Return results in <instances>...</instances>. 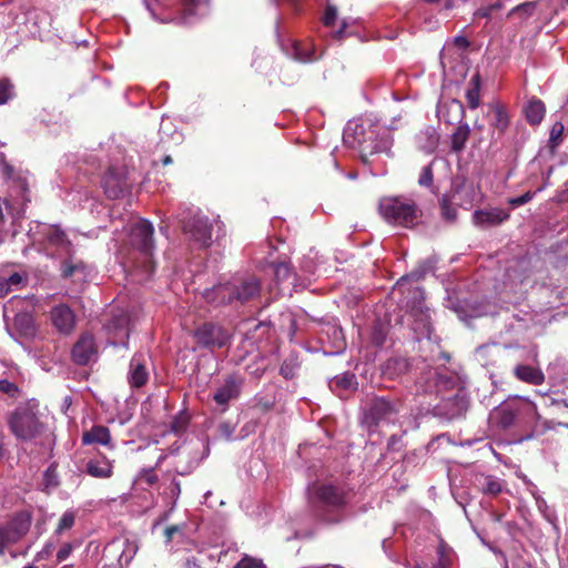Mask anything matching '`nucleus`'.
<instances>
[{"instance_id": "nucleus-2", "label": "nucleus", "mask_w": 568, "mask_h": 568, "mask_svg": "<svg viewBox=\"0 0 568 568\" xmlns=\"http://www.w3.org/2000/svg\"><path fill=\"white\" fill-rule=\"evenodd\" d=\"M378 211L387 223L406 229L416 226L422 216L415 202L403 197H383Z\"/></svg>"}, {"instance_id": "nucleus-56", "label": "nucleus", "mask_w": 568, "mask_h": 568, "mask_svg": "<svg viewBox=\"0 0 568 568\" xmlns=\"http://www.w3.org/2000/svg\"><path fill=\"white\" fill-rule=\"evenodd\" d=\"M450 106L455 108L460 115H464V106L459 101L453 100Z\"/></svg>"}, {"instance_id": "nucleus-6", "label": "nucleus", "mask_w": 568, "mask_h": 568, "mask_svg": "<svg viewBox=\"0 0 568 568\" xmlns=\"http://www.w3.org/2000/svg\"><path fill=\"white\" fill-rule=\"evenodd\" d=\"M31 514L29 511L17 513L6 525H0V555L8 545L19 541L30 529Z\"/></svg>"}, {"instance_id": "nucleus-37", "label": "nucleus", "mask_w": 568, "mask_h": 568, "mask_svg": "<svg viewBox=\"0 0 568 568\" xmlns=\"http://www.w3.org/2000/svg\"><path fill=\"white\" fill-rule=\"evenodd\" d=\"M234 568H265V565L261 559L244 556Z\"/></svg>"}, {"instance_id": "nucleus-38", "label": "nucleus", "mask_w": 568, "mask_h": 568, "mask_svg": "<svg viewBox=\"0 0 568 568\" xmlns=\"http://www.w3.org/2000/svg\"><path fill=\"white\" fill-rule=\"evenodd\" d=\"M22 282V276L19 273L11 274L6 281L1 282L0 295L8 293L10 286H18Z\"/></svg>"}, {"instance_id": "nucleus-19", "label": "nucleus", "mask_w": 568, "mask_h": 568, "mask_svg": "<svg viewBox=\"0 0 568 568\" xmlns=\"http://www.w3.org/2000/svg\"><path fill=\"white\" fill-rule=\"evenodd\" d=\"M515 376L531 385H541L545 382V374L537 364H521L515 367Z\"/></svg>"}, {"instance_id": "nucleus-8", "label": "nucleus", "mask_w": 568, "mask_h": 568, "mask_svg": "<svg viewBox=\"0 0 568 568\" xmlns=\"http://www.w3.org/2000/svg\"><path fill=\"white\" fill-rule=\"evenodd\" d=\"M398 409L396 405L392 404L387 399L374 398L364 414L363 423L368 427L378 426L383 423H394Z\"/></svg>"}, {"instance_id": "nucleus-5", "label": "nucleus", "mask_w": 568, "mask_h": 568, "mask_svg": "<svg viewBox=\"0 0 568 568\" xmlns=\"http://www.w3.org/2000/svg\"><path fill=\"white\" fill-rule=\"evenodd\" d=\"M183 232L200 248L212 245L213 221L205 215L194 214L183 223Z\"/></svg>"}, {"instance_id": "nucleus-14", "label": "nucleus", "mask_w": 568, "mask_h": 568, "mask_svg": "<svg viewBox=\"0 0 568 568\" xmlns=\"http://www.w3.org/2000/svg\"><path fill=\"white\" fill-rule=\"evenodd\" d=\"M138 551L134 540L114 539L105 548L108 556H118L120 567L128 566Z\"/></svg>"}, {"instance_id": "nucleus-40", "label": "nucleus", "mask_w": 568, "mask_h": 568, "mask_svg": "<svg viewBox=\"0 0 568 568\" xmlns=\"http://www.w3.org/2000/svg\"><path fill=\"white\" fill-rule=\"evenodd\" d=\"M291 274L290 265L285 262L277 263L274 266V275L277 281H284L288 278Z\"/></svg>"}, {"instance_id": "nucleus-35", "label": "nucleus", "mask_w": 568, "mask_h": 568, "mask_svg": "<svg viewBox=\"0 0 568 568\" xmlns=\"http://www.w3.org/2000/svg\"><path fill=\"white\" fill-rule=\"evenodd\" d=\"M501 489H503V485L499 479L490 477V476L485 477V484L483 486L484 493L496 495V494L500 493Z\"/></svg>"}, {"instance_id": "nucleus-43", "label": "nucleus", "mask_w": 568, "mask_h": 568, "mask_svg": "<svg viewBox=\"0 0 568 568\" xmlns=\"http://www.w3.org/2000/svg\"><path fill=\"white\" fill-rule=\"evenodd\" d=\"M12 85L8 80H0V104L6 103L11 97Z\"/></svg>"}, {"instance_id": "nucleus-24", "label": "nucleus", "mask_w": 568, "mask_h": 568, "mask_svg": "<svg viewBox=\"0 0 568 568\" xmlns=\"http://www.w3.org/2000/svg\"><path fill=\"white\" fill-rule=\"evenodd\" d=\"M389 332V322L387 320L376 318L371 328V343L376 347H382Z\"/></svg>"}, {"instance_id": "nucleus-32", "label": "nucleus", "mask_w": 568, "mask_h": 568, "mask_svg": "<svg viewBox=\"0 0 568 568\" xmlns=\"http://www.w3.org/2000/svg\"><path fill=\"white\" fill-rule=\"evenodd\" d=\"M75 523V513L73 510H67L61 516L58 526L55 528L57 535H62L64 531L71 529Z\"/></svg>"}, {"instance_id": "nucleus-50", "label": "nucleus", "mask_w": 568, "mask_h": 568, "mask_svg": "<svg viewBox=\"0 0 568 568\" xmlns=\"http://www.w3.org/2000/svg\"><path fill=\"white\" fill-rule=\"evenodd\" d=\"M180 494H181L180 483L174 479V480H172V483L170 485V495H171L174 504H175L176 499L179 498Z\"/></svg>"}, {"instance_id": "nucleus-23", "label": "nucleus", "mask_w": 568, "mask_h": 568, "mask_svg": "<svg viewBox=\"0 0 568 568\" xmlns=\"http://www.w3.org/2000/svg\"><path fill=\"white\" fill-rule=\"evenodd\" d=\"M113 465L106 458L91 459L87 464V471L95 478H109L112 476Z\"/></svg>"}, {"instance_id": "nucleus-61", "label": "nucleus", "mask_w": 568, "mask_h": 568, "mask_svg": "<svg viewBox=\"0 0 568 568\" xmlns=\"http://www.w3.org/2000/svg\"><path fill=\"white\" fill-rule=\"evenodd\" d=\"M173 162L171 155H165L163 159H162V164L163 165H169Z\"/></svg>"}, {"instance_id": "nucleus-60", "label": "nucleus", "mask_w": 568, "mask_h": 568, "mask_svg": "<svg viewBox=\"0 0 568 568\" xmlns=\"http://www.w3.org/2000/svg\"><path fill=\"white\" fill-rule=\"evenodd\" d=\"M77 359H78L77 361L78 364L87 365L89 363L90 357L81 356V357H77Z\"/></svg>"}, {"instance_id": "nucleus-33", "label": "nucleus", "mask_w": 568, "mask_h": 568, "mask_svg": "<svg viewBox=\"0 0 568 568\" xmlns=\"http://www.w3.org/2000/svg\"><path fill=\"white\" fill-rule=\"evenodd\" d=\"M435 161H432L428 165H425L422 169V172L418 178V184L424 187H432L434 182V173H433V164Z\"/></svg>"}, {"instance_id": "nucleus-57", "label": "nucleus", "mask_w": 568, "mask_h": 568, "mask_svg": "<svg viewBox=\"0 0 568 568\" xmlns=\"http://www.w3.org/2000/svg\"><path fill=\"white\" fill-rule=\"evenodd\" d=\"M53 469L52 468H49L47 471H45V478H47V481H48V485H53L55 486L58 483L55 480H52V477H53Z\"/></svg>"}, {"instance_id": "nucleus-11", "label": "nucleus", "mask_w": 568, "mask_h": 568, "mask_svg": "<svg viewBox=\"0 0 568 568\" xmlns=\"http://www.w3.org/2000/svg\"><path fill=\"white\" fill-rule=\"evenodd\" d=\"M233 302L245 304L257 298L261 294V282L255 276H247L230 282Z\"/></svg>"}, {"instance_id": "nucleus-22", "label": "nucleus", "mask_w": 568, "mask_h": 568, "mask_svg": "<svg viewBox=\"0 0 568 568\" xmlns=\"http://www.w3.org/2000/svg\"><path fill=\"white\" fill-rule=\"evenodd\" d=\"M84 445L99 444L103 446H111V435L109 428L105 426H93L90 430L85 432L82 436Z\"/></svg>"}, {"instance_id": "nucleus-18", "label": "nucleus", "mask_w": 568, "mask_h": 568, "mask_svg": "<svg viewBox=\"0 0 568 568\" xmlns=\"http://www.w3.org/2000/svg\"><path fill=\"white\" fill-rule=\"evenodd\" d=\"M473 219L476 225H498L509 219V213L506 211L495 207L490 210H477L473 214Z\"/></svg>"}, {"instance_id": "nucleus-29", "label": "nucleus", "mask_w": 568, "mask_h": 568, "mask_svg": "<svg viewBox=\"0 0 568 568\" xmlns=\"http://www.w3.org/2000/svg\"><path fill=\"white\" fill-rule=\"evenodd\" d=\"M85 265L82 261L73 262L72 258H67L61 264V275L64 278L73 276L77 272H83Z\"/></svg>"}, {"instance_id": "nucleus-51", "label": "nucleus", "mask_w": 568, "mask_h": 568, "mask_svg": "<svg viewBox=\"0 0 568 568\" xmlns=\"http://www.w3.org/2000/svg\"><path fill=\"white\" fill-rule=\"evenodd\" d=\"M454 44L459 49H467L470 42L466 37L457 36L454 38Z\"/></svg>"}, {"instance_id": "nucleus-30", "label": "nucleus", "mask_w": 568, "mask_h": 568, "mask_svg": "<svg viewBox=\"0 0 568 568\" xmlns=\"http://www.w3.org/2000/svg\"><path fill=\"white\" fill-rule=\"evenodd\" d=\"M442 216L449 222H454L457 217V210L452 205L450 197L444 194L439 200Z\"/></svg>"}, {"instance_id": "nucleus-41", "label": "nucleus", "mask_w": 568, "mask_h": 568, "mask_svg": "<svg viewBox=\"0 0 568 568\" xmlns=\"http://www.w3.org/2000/svg\"><path fill=\"white\" fill-rule=\"evenodd\" d=\"M135 481H145L148 485H153L158 481V475L152 468L142 469L136 476Z\"/></svg>"}, {"instance_id": "nucleus-63", "label": "nucleus", "mask_w": 568, "mask_h": 568, "mask_svg": "<svg viewBox=\"0 0 568 568\" xmlns=\"http://www.w3.org/2000/svg\"><path fill=\"white\" fill-rule=\"evenodd\" d=\"M342 34H343V28H341L339 30H337V31L335 32V38L341 39V38H342Z\"/></svg>"}, {"instance_id": "nucleus-34", "label": "nucleus", "mask_w": 568, "mask_h": 568, "mask_svg": "<svg viewBox=\"0 0 568 568\" xmlns=\"http://www.w3.org/2000/svg\"><path fill=\"white\" fill-rule=\"evenodd\" d=\"M300 364L296 361V357H290L284 361V363L281 366V374L285 378H292L295 376L296 371L298 368Z\"/></svg>"}, {"instance_id": "nucleus-36", "label": "nucleus", "mask_w": 568, "mask_h": 568, "mask_svg": "<svg viewBox=\"0 0 568 568\" xmlns=\"http://www.w3.org/2000/svg\"><path fill=\"white\" fill-rule=\"evenodd\" d=\"M48 241L51 244L59 245V246L69 245L70 244V242L67 239L65 233L63 231L59 230V229H53V230H51L49 232Z\"/></svg>"}, {"instance_id": "nucleus-62", "label": "nucleus", "mask_w": 568, "mask_h": 568, "mask_svg": "<svg viewBox=\"0 0 568 568\" xmlns=\"http://www.w3.org/2000/svg\"><path fill=\"white\" fill-rule=\"evenodd\" d=\"M531 8V4L530 3H525V4H521V6H518L515 10L519 11L521 9H529Z\"/></svg>"}, {"instance_id": "nucleus-25", "label": "nucleus", "mask_w": 568, "mask_h": 568, "mask_svg": "<svg viewBox=\"0 0 568 568\" xmlns=\"http://www.w3.org/2000/svg\"><path fill=\"white\" fill-rule=\"evenodd\" d=\"M545 113V103L536 98L529 100L525 108L526 119L531 125L539 124L542 121Z\"/></svg>"}, {"instance_id": "nucleus-16", "label": "nucleus", "mask_w": 568, "mask_h": 568, "mask_svg": "<svg viewBox=\"0 0 568 568\" xmlns=\"http://www.w3.org/2000/svg\"><path fill=\"white\" fill-rule=\"evenodd\" d=\"M456 559L455 551L448 545L440 542L437 547L436 558L429 562L416 564L414 568H453Z\"/></svg>"}, {"instance_id": "nucleus-9", "label": "nucleus", "mask_w": 568, "mask_h": 568, "mask_svg": "<svg viewBox=\"0 0 568 568\" xmlns=\"http://www.w3.org/2000/svg\"><path fill=\"white\" fill-rule=\"evenodd\" d=\"M244 379L237 374L227 375L213 393V400L225 412L230 403L236 400L242 392Z\"/></svg>"}, {"instance_id": "nucleus-64", "label": "nucleus", "mask_w": 568, "mask_h": 568, "mask_svg": "<svg viewBox=\"0 0 568 568\" xmlns=\"http://www.w3.org/2000/svg\"><path fill=\"white\" fill-rule=\"evenodd\" d=\"M489 7H493V11L498 10L501 8V3L497 2V3L490 4Z\"/></svg>"}, {"instance_id": "nucleus-20", "label": "nucleus", "mask_w": 568, "mask_h": 568, "mask_svg": "<svg viewBox=\"0 0 568 568\" xmlns=\"http://www.w3.org/2000/svg\"><path fill=\"white\" fill-rule=\"evenodd\" d=\"M128 381L131 387L140 388L149 381V369L144 362L132 358L128 374Z\"/></svg>"}, {"instance_id": "nucleus-55", "label": "nucleus", "mask_w": 568, "mask_h": 568, "mask_svg": "<svg viewBox=\"0 0 568 568\" xmlns=\"http://www.w3.org/2000/svg\"><path fill=\"white\" fill-rule=\"evenodd\" d=\"M181 530L180 526H171L165 529V537L168 540H171L173 535Z\"/></svg>"}, {"instance_id": "nucleus-52", "label": "nucleus", "mask_w": 568, "mask_h": 568, "mask_svg": "<svg viewBox=\"0 0 568 568\" xmlns=\"http://www.w3.org/2000/svg\"><path fill=\"white\" fill-rule=\"evenodd\" d=\"M493 13V7H484V8H479L476 12H475V16L477 18H490Z\"/></svg>"}, {"instance_id": "nucleus-27", "label": "nucleus", "mask_w": 568, "mask_h": 568, "mask_svg": "<svg viewBox=\"0 0 568 568\" xmlns=\"http://www.w3.org/2000/svg\"><path fill=\"white\" fill-rule=\"evenodd\" d=\"M470 135V128L467 123L459 124L452 134L450 149L455 153H459L465 149L466 142Z\"/></svg>"}, {"instance_id": "nucleus-49", "label": "nucleus", "mask_w": 568, "mask_h": 568, "mask_svg": "<svg viewBox=\"0 0 568 568\" xmlns=\"http://www.w3.org/2000/svg\"><path fill=\"white\" fill-rule=\"evenodd\" d=\"M16 324H26V333H30L32 331V321L28 315H21L16 317Z\"/></svg>"}, {"instance_id": "nucleus-3", "label": "nucleus", "mask_w": 568, "mask_h": 568, "mask_svg": "<svg viewBox=\"0 0 568 568\" xmlns=\"http://www.w3.org/2000/svg\"><path fill=\"white\" fill-rule=\"evenodd\" d=\"M232 337V332L216 322H204L193 332L195 344L210 352L227 347Z\"/></svg>"}, {"instance_id": "nucleus-45", "label": "nucleus", "mask_w": 568, "mask_h": 568, "mask_svg": "<svg viewBox=\"0 0 568 568\" xmlns=\"http://www.w3.org/2000/svg\"><path fill=\"white\" fill-rule=\"evenodd\" d=\"M337 384L342 385L344 388H356L358 383L356 381L355 374L346 373L338 381Z\"/></svg>"}, {"instance_id": "nucleus-42", "label": "nucleus", "mask_w": 568, "mask_h": 568, "mask_svg": "<svg viewBox=\"0 0 568 568\" xmlns=\"http://www.w3.org/2000/svg\"><path fill=\"white\" fill-rule=\"evenodd\" d=\"M217 430L221 437L231 440L235 432V425L230 422H224L219 425Z\"/></svg>"}, {"instance_id": "nucleus-15", "label": "nucleus", "mask_w": 568, "mask_h": 568, "mask_svg": "<svg viewBox=\"0 0 568 568\" xmlns=\"http://www.w3.org/2000/svg\"><path fill=\"white\" fill-rule=\"evenodd\" d=\"M52 324L61 333L69 334L75 324L73 311L64 304L54 306L50 312Z\"/></svg>"}, {"instance_id": "nucleus-12", "label": "nucleus", "mask_w": 568, "mask_h": 568, "mask_svg": "<svg viewBox=\"0 0 568 568\" xmlns=\"http://www.w3.org/2000/svg\"><path fill=\"white\" fill-rule=\"evenodd\" d=\"M308 497L313 503H321L327 507H338L344 503V495L334 485L313 484L308 487Z\"/></svg>"}, {"instance_id": "nucleus-58", "label": "nucleus", "mask_w": 568, "mask_h": 568, "mask_svg": "<svg viewBox=\"0 0 568 568\" xmlns=\"http://www.w3.org/2000/svg\"><path fill=\"white\" fill-rule=\"evenodd\" d=\"M513 420V414L510 412H504V418H503V424L505 426L509 425Z\"/></svg>"}, {"instance_id": "nucleus-53", "label": "nucleus", "mask_w": 568, "mask_h": 568, "mask_svg": "<svg viewBox=\"0 0 568 568\" xmlns=\"http://www.w3.org/2000/svg\"><path fill=\"white\" fill-rule=\"evenodd\" d=\"M403 365L405 366L406 365V357H390L388 361H387V368L390 366V365Z\"/></svg>"}, {"instance_id": "nucleus-59", "label": "nucleus", "mask_w": 568, "mask_h": 568, "mask_svg": "<svg viewBox=\"0 0 568 568\" xmlns=\"http://www.w3.org/2000/svg\"><path fill=\"white\" fill-rule=\"evenodd\" d=\"M185 425V420H183L182 423L180 422H175L172 426L173 430L174 432H179L180 429H182Z\"/></svg>"}, {"instance_id": "nucleus-21", "label": "nucleus", "mask_w": 568, "mask_h": 568, "mask_svg": "<svg viewBox=\"0 0 568 568\" xmlns=\"http://www.w3.org/2000/svg\"><path fill=\"white\" fill-rule=\"evenodd\" d=\"M491 119L489 124L498 131L499 134H504L510 124V118L507 109L500 103H494L490 105Z\"/></svg>"}, {"instance_id": "nucleus-26", "label": "nucleus", "mask_w": 568, "mask_h": 568, "mask_svg": "<svg viewBox=\"0 0 568 568\" xmlns=\"http://www.w3.org/2000/svg\"><path fill=\"white\" fill-rule=\"evenodd\" d=\"M98 347L90 333H83L72 348L71 355H95Z\"/></svg>"}, {"instance_id": "nucleus-39", "label": "nucleus", "mask_w": 568, "mask_h": 568, "mask_svg": "<svg viewBox=\"0 0 568 568\" xmlns=\"http://www.w3.org/2000/svg\"><path fill=\"white\" fill-rule=\"evenodd\" d=\"M374 368L373 363L368 357H362L359 362L355 364V369L364 378L368 377V373Z\"/></svg>"}, {"instance_id": "nucleus-54", "label": "nucleus", "mask_w": 568, "mask_h": 568, "mask_svg": "<svg viewBox=\"0 0 568 568\" xmlns=\"http://www.w3.org/2000/svg\"><path fill=\"white\" fill-rule=\"evenodd\" d=\"M51 545H47L40 552H38L37 559L41 560L49 557L51 555Z\"/></svg>"}, {"instance_id": "nucleus-44", "label": "nucleus", "mask_w": 568, "mask_h": 568, "mask_svg": "<svg viewBox=\"0 0 568 568\" xmlns=\"http://www.w3.org/2000/svg\"><path fill=\"white\" fill-rule=\"evenodd\" d=\"M337 19V10L333 6H327L323 17V22L326 27H332Z\"/></svg>"}, {"instance_id": "nucleus-47", "label": "nucleus", "mask_w": 568, "mask_h": 568, "mask_svg": "<svg viewBox=\"0 0 568 568\" xmlns=\"http://www.w3.org/2000/svg\"><path fill=\"white\" fill-rule=\"evenodd\" d=\"M73 550V544L71 542H67L64 544L60 549L59 551L57 552V562L58 564H61L63 562L64 560H67L71 552Z\"/></svg>"}, {"instance_id": "nucleus-46", "label": "nucleus", "mask_w": 568, "mask_h": 568, "mask_svg": "<svg viewBox=\"0 0 568 568\" xmlns=\"http://www.w3.org/2000/svg\"><path fill=\"white\" fill-rule=\"evenodd\" d=\"M536 192H531V191H528L526 192L525 194L520 195V196H517V197H513L509 200V203L514 206V207H517V206H520V205H524L526 203H528L529 201L532 200V197L535 196Z\"/></svg>"}, {"instance_id": "nucleus-13", "label": "nucleus", "mask_w": 568, "mask_h": 568, "mask_svg": "<svg viewBox=\"0 0 568 568\" xmlns=\"http://www.w3.org/2000/svg\"><path fill=\"white\" fill-rule=\"evenodd\" d=\"M129 320L125 315H119L112 317L108 324L104 325L103 329L106 336V341L110 345H113L115 348L122 346L126 347V342L129 338V328H128Z\"/></svg>"}, {"instance_id": "nucleus-7", "label": "nucleus", "mask_w": 568, "mask_h": 568, "mask_svg": "<svg viewBox=\"0 0 568 568\" xmlns=\"http://www.w3.org/2000/svg\"><path fill=\"white\" fill-rule=\"evenodd\" d=\"M102 186L108 199L116 200L123 197L131 190V183L128 181V171L125 168L111 166L104 173Z\"/></svg>"}, {"instance_id": "nucleus-28", "label": "nucleus", "mask_w": 568, "mask_h": 568, "mask_svg": "<svg viewBox=\"0 0 568 568\" xmlns=\"http://www.w3.org/2000/svg\"><path fill=\"white\" fill-rule=\"evenodd\" d=\"M469 84H470V88H468L466 91V99H467L468 106L474 110V109L478 108L479 101H480V92H479L480 91V75H479V73H476L475 75H473Z\"/></svg>"}, {"instance_id": "nucleus-4", "label": "nucleus", "mask_w": 568, "mask_h": 568, "mask_svg": "<svg viewBox=\"0 0 568 568\" xmlns=\"http://www.w3.org/2000/svg\"><path fill=\"white\" fill-rule=\"evenodd\" d=\"M9 427L22 440H31L42 432V425L30 407H18L9 418Z\"/></svg>"}, {"instance_id": "nucleus-10", "label": "nucleus", "mask_w": 568, "mask_h": 568, "mask_svg": "<svg viewBox=\"0 0 568 568\" xmlns=\"http://www.w3.org/2000/svg\"><path fill=\"white\" fill-rule=\"evenodd\" d=\"M418 383L424 393L440 394L453 388L455 379L445 369L432 368L420 377Z\"/></svg>"}, {"instance_id": "nucleus-48", "label": "nucleus", "mask_w": 568, "mask_h": 568, "mask_svg": "<svg viewBox=\"0 0 568 568\" xmlns=\"http://www.w3.org/2000/svg\"><path fill=\"white\" fill-rule=\"evenodd\" d=\"M0 390L2 393L10 395L11 397H14L19 392L18 387L14 384L8 382L7 379H0Z\"/></svg>"}, {"instance_id": "nucleus-1", "label": "nucleus", "mask_w": 568, "mask_h": 568, "mask_svg": "<svg viewBox=\"0 0 568 568\" xmlns=\"http://www.w3.org/2000/svg\"><path fill=\"white\" fill-rule=\"evenodd\" d=\"M154 229L146 220H140L134 223L129 233L130 252L126 257V264L131 267L141 270L149 278L155 268L153 260L154 251Z\"/></svg>"}, {"instance_id": "nucleus-17", "label": "nucleus", "mask_w": 568, "mask_h": 568, "mask_svg": "<svg viewBox=\"0 0 568 568\" xmlns=\"http://www.w3.org/2000/svg\"><path fill=\"white\" fill-rule=\"evenodd\" d=\"M204 300L214 306L230 305L233 303L231 286L229 283L217 284L203 292Z\"/></svg>"}, {"instance_id": "nucleus-31", "label": "nucleus", "mask_w": 568, "mask_h": 568, "mask_svg": "<svg viewBox=\"0 0 568 568\" xmlns=\"http://www.w3.org/2000/svg\"><path fill=\"white\" fill-rule=\"evenodd\" d=\"M565 126L561 122L557 121L552 124L548 144L551 150H555L562 142Z\"/></svg>"}]
</instances>
